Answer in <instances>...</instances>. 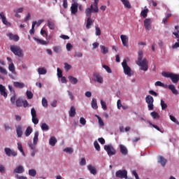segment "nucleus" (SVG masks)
Returning a JSON list of instances; mask_svg holds the SVG:
<instances>
[{
    "mask_svg": "<svg viewBox=\"0 0 179 179\" xmlns=\"http://www.w3.org/2000/svg\"><path fill=\"white\" fill-rule=\"evenodd\" d=\"M80 166H86V159L85 158L81 159Z\"/></svg>",
    "mask_w": 179,
    "mask_h": 179,
    "instance_id": "nucleus-64",
    "label": "nucleus"
},
{
    "mask_svg": "<svg viewBox=\"0 0 179 179\" xmlns=\"http://www.w3.org/2000/svg\"><path fill=\"white\" fill-rule=\"evenodd\" d=\"M31 117H37V112L36 111V109H34V108H32L31 110Z\"/></svg>",
    "mask_w": 179,
    "mask_h": 179,
    "instance_id": "nucleus-54",
    "label": "nucleus"
},
{
    "mask_svg": "<svg viewBox=\"0 0 179 179\" xmlns=\"http://www.w3.org/2000/svg\"><path fill=\"white\" fill-rule=\"evenodd\" d=\"M16 132L18 138H22V135H23V131L21 125H18L16 127Z\"/></svg>",
    "mask_w": 179,
    "mask_h": 179,
    "instance_id": "nucleus-20",
    "label": "nucleus"
},
{
    "mask_svg": "<svg viewBox=\"0 0 179 179\" xmlns=\"http://www.w3.org/2000/svg\"><path fill=\"white\" fill-rule=\"evenodd\" d=\"M158 163H160L162 167H164L167 163V159H166V158L162 156H159L158 159Z\"/></svg>",
    "mask_w": 179,
    "mask_h": 179,
    "instance_id": "nucleus-18",
    "label": "nucleus"
},
{
    "mask_svg": "<svg viewBox=\"0 0 179 179\" xmlns=\"http://www.w3.org/2000/svg\"><path fill=\"white\" fill-rule=\"evenodd\" d=\"M26 94H27V99H33V92H31V91H27Z\"/></svg>",
    "mask_w": 179,
    "mask_h": 179,
    "instance_id": "nucleus-52",
    "label": "nucleus"
},
{
    "mask_svg": "<svg viewBox=\"0 0 179 179\" xmlns=\"http://www.w3.org/2000/svg\"><path fill=\"white\" fill-rule=\"evenodd\" d=\"M22 101H20V99H17L15 101V105L17 106V107H22Z\"/></svg>",
    "mask_w": 179,
    "mask_h": 179,
    "instance_id": "nucleus-62",
    "label": "nucleus"
},
{
    "mask_svg": "<svg viewBox=\"0 0 179 179\" xmlns=\"http://www.w3.org/2000/svg\"><path fill=\"white\" fill-rule=\"evenodd\" d=\"M79 5L78 4V3L75 2L73 3L72 5H71V13L73 15H76V13H78V6Z\"/></svg>",
    "mask_w": 179,
    "mask_h": 179,
    "instance_id": "nucleus-11",
    "label": "nucleus"
},
{
    "mask_svg": "<svg viewBox=\"0 0 179 179\" xmlns=\"http://www.w3.org/2000/svg\"><path fill=\"white\" fill-rule=\"evenodd\" d=\"M103 68L106 69V72H108V73H111V69H110V67L107 65H103Z\"/></svg>",
    "mask_w": 179,
    "mask_h": 179,
    "instance_id": "nucleus-57",
    "label": "nucleus"
},
{
    "mask_svg": "<svg viewBox=\"0 0 179 179\" xmlns=\"http://www.w3.org/2000/svg\"><path fill=\"white\" fill-rule=\"evenodd\" d=\"M57 76L58 78H62V70L59 68H57Z\"/></svg>",
    "mask_w": 179,
    "mask_h": 179,
    "instance_id": "nucleus-63",
    "label": "nucleus"
},
{
    "mask_svg": "<svg viewBox=\"0 0 179 179\" xmlns=\"http://www.w3.org/2000/svg\"><path fill=\"white\" fill-rule=\"evenodd\" d=\"M1 20L3 24H5L6 26H8V27H10V22H8L6 17H4Z\"/></svg>",
    "mask_w": 179,
    "mask_h": 179,
    "instance_id": "nucleus-46",
    "label": "nucleus"
},
{
    "mask_svg": "<svg viewBox=\"0 0 179 179\" xmlns=\"http://www.w3.org/2000/svg\"><path fill=\"white\" fill-rule=\"evenodd\" d=\"M161 107L162 110H166V108H167V104L164 102L163 99L161 100Z\"/></svg>",
    "mask_w": 179,
    "mask_h": 179,
    "instance_id": "nucleus-49",
    "label": "nucleus"
},
{
    "mask_svg": "<svg viewBox=\"0 0 179 179\" xmlns=\"http://www.w3.org/2000/svg\"><path fill=\"white\" fill-rule=\"evenodd\" d=\"M150 19L147 18L144 20V26L146 30H150Z\"/></svg>",
    "mask_w": 179,
    "mask_h": 179,
    "instance_id": "nucleus-23",
    "label": "nucleus"
},
{
    "mask_svg": "<svg viewBox=\"0 0 179 179\" xmlns=\"http://www.w3.org/2000/svg\"><path fill=\"white\" fill-rule=\"evenodd\" d=\"M34 40H35V41H37V43H39V44H41L42 45H47V44H48V42L37 38H34Z\"/></svg>",
    "mask_w": 179,
    "mask_h": 179,
    "instance_id": "nucleus-32",
    "label": "nucleus"
},
{
    "mask_svg": "<svg viewBox=\"0 0 179 179\" xmlns=\"http://www.w3.org/2000/svg\"><path fill=\"white\" fill-rule=\"evenodd\" d=\"M122 66L124 70V73L127 75V76H132V70L131 69V67L128 66V64H127V60H124L122 62Z\"/></svg>",
    "mask_w": 179,
    "mask_h": 179,
    "instance_id": "nucleus-5",
    "label": "nucleus"
},
{
    "mask_svg": "<svg viewBox=\"0 0 179 179\" xmlns=\"http://www.w3.org/2000/svg\"><path fill=\"white\" fill-rule=\"evenodd\" d=\"M69 117H71L73 118L75 115H76V108H75V106H71L70 108V110L69 111Z\"/></svg>",
    "mask_w": 179,
    "mask_h": 179,
    "instance_id": "nucleus-21",
    "label": "nucleus"
},
{
    "mask_svg": "<svg viewBox=\"0 0 179 179\" xmlns=\"http://www.w3.org/2000/svg\"><path fill=\"white\" fill-rule=\"evenodd\" d=\"M178 40L176 43L172 46V48L176 49V48H179V38H177Z\"/></svg>",
    "mask_w": 179,
    "mask_h": 179,
    "instance_id": "nucleus-59",
    "label": "nucleus"
},
{
    "mask_svg": "<svg viewBox=\"0 0 179 179\" xmlns=\"http://www.w3.org/2000/svg\"><path fill=\"white\" fill-rule=\"evenodd\" d=\"M28 145L30 149L32 150V152H31V156L32 157H34V156H36V153H37V150H36V145H33V143H31V141L28 143Z\"/></svg>",
    "mask_w": 179,
    "mask_h": 179,
    "instance_id": "nucleus-10",
    "label": "nucleus"
},
{
    "mask_svg": "<svg viewBox=\"0 0 179 179\" xmlns=\"http://www.w3.org/2000/svg\"><path fill=\"white\" fill-rule=\"evenodd\" d=\"M42 106L43 107H48V101L45 98L42 99Z\"/></svg>",
    "mask_w": 179,
    "mask_h": 179,
    "instance_id": "nucleus-47",
    "label": "nucleus"
},
{
    "mask_svg": "<svg viewBox=\"0 0 179 179\" xmlns=\"http://www.w3.org/2000/svg\"><path fill=\"white\" fill-rule=\"evenodd\" d=\"M149 124L152 127V128H155V129H157V131H159V132H162L163 134V131H162V129H160L159 127H158L157 125L156 124H153L152 122H149Z\"/></svg>",
    "mask_w": 179,
    "mask_h": 179,
    "instance_id": "nucleus-42",
    "label": "nucleus"
},
{
    "mask_svg": "<svg viewBox=\"0 0 179 179\" xmlns=\"http://www.w3.org/2000/svg\"><path fill=\"white\" fill-rule=\"evenodd\" d=\"M169 118L171 120V121H173V122H174L175 124H176V125H179V122L178 120H177V119L176 118V117L170 115H169Z\"/></svg>",
    "mask_w": 179,
    "mask_h": 179,
    "instance_id": "nucleus-40",
    "label": "nucleus"
},
{
    "mask_svg": "<svg viewBox=\"0 0 179 179\" xmlns=\"http://www.w3.org/2000/svg\"><path fill=\"white\" fill-rule=\"evenodd\" d=\"M169 89L172 92L173 94H175L176 96L178 94V91L177 90V89H176L174 85H169Z\"/></svg>",
    "mask_w": 179,
    "mask_h": 179,
    "instance_id": "nucleus-22",
    "label": "nucleus"
},
{
    "mask_svg": "<svg viewBox=\"0 0 179 179\" xmlns=\"http://www.w3.org/2000/svg\"><path fill=\"white\" fill-rule=\"evenodd\" d=\"M48 27H49V29H50V30H54V29H55V24L54 23V22L48 20Z\"/></svg>",
    "mask_w": 179,
    "mask_h": 179,
    "instance_id": "nucleus-35",
    "label": "nucleus"
},
{
    "mask_svg": "<svg viewBox=\"0 0 179 179\" xmlns=\"http://www.w3.org/2000/svg\"><path fill=\"white\" fill-rule=\"evenodd\" d=\"M32 122L35 125H37V124H38V119L37 118V117H32Z\"/></svg>",
    "mask_w": 179,
    "mask_h": 179,
    "instance_id": "nucleus-58",
    "label": "nucleus"
},
{
    "mask_svg": "<svg viewBox=\"0 0 179 179\" xmlns=\"http://www.w3.org/2000/svg\"><path fill=\"white\" fill-rule=\"evenodd\" d=\"M17 148L20 150V152H21L22 155L26 156V155L24 154V151H23V147L22 146V144L17 143Z\"/></svg>",
    "mask_w": 179,
    "mask_h": 179,
    "instance_id": "nucleus-48",
    "label": "nucleus"
},
{
    "mask_svg": "<svg viewBox=\"0 0 179 179\" xmlns=\"http://www.w3.org/2000/svg\"><path fill=\"white\" fill-rule=\"evenodd\" d=\"M92 12L94 13H97L99 12V6H97V1H94L93 4L90 6V8H86V16L87 17H92Z\"/></svg>",
    "mask_w": 179,
    "mask_h": 179,
    "instance_id": "nucleus-2",
    "label": "nucleus"
},
{
    "mask_svg": "<svg viewBox=\"0 0 179 179\" xmlns=\"http://www.w3.org/2000/svg\"><path fill=\"white\" fill-rule=\"evenodd\" d=\"M120 38L122 40V43L124 47L128 48V36H127L126 35H121Z\"/></svg>",
    "mask_w": 179,
    "mask_h": 179,
    "instance_id": "nucleus-13",
    "label": "nucleus"
},
{
    "mask_svg": "<svg viewBox=\"0 0 179 179\" xmlns=\"http://www.w3.org/2000/svg\"><path fill=\"white\" fill-rule=\"evenodd\" d=\"M80 124H81V125H86V119L84 117H80Z\"/></svg>",
    "mask_w": 179,
    "mask_h": 179,
    "instance_id": "nucleus-61",
    "label": "nucleus"
},
{
    "mask_svg": "<svg viewBox=\"0 0 179 179\" xmlns=\"http://www.w3.org/2000/svg\"><path fill=\"white\" fill-rule=\"evenodd\" d=\"M120 153H122V155H123L124 156H127V155H128V149H127V147H125L124 145L120 144Z\"/></svg>",
    "mask_w": 179,
    "mask_h": 179,
    "instance_id": "nucleus-15",
    "label": "nucleus"
},
{
    "mask_svg": "<svg viewBox=\"0 0 179 179\" xmlns=\"http://www.w3.org/2000/svg\"><path fill=\"white\" fill-rule=\"evenodd\" d=\"M87 169L91 173V174H93L94 176H96L97 174V170L94 166L92 165H88Z\"/></svg>",
    "mask_w": 179,
    "mask_h": 179,
    "instance_id": "nucleus-19",
    "label": "nucleus"
},
{
    "mask_svg": "<svg viewBox=\"0 0 179 179\" xmlns=\"http://www.w3.org/2000/svg\"><path fill=\"white\" fill-rule=\"evenodd\" d=\"M14 173L17 174H22V173H24V168L22 166H18L14 170Z\"/></svg>",
    "mask_w": 179,
    "mask_h": 179,
    "instance_id": "nucleus-17",
    "label": "nucleus"
},
{
    "mask_svg": "<svg viewBox=\"0 0 179 179\" xmlns=\"http://www.w3.org/2000/svg\"><path fill=\"white\" fill-rule=\"evenodd\" d=\"M93 23H94L93 20H92L91 17H88L87 19L86 29H90V26H92Z\"/></svg>",
    "mask_w": 179,
    "mask_h": 179,
    "instance_id": "nucleus-25",
    "label": "nucleus"
},
{
    "mask_svg": "<svg viewBox=\"0 0 179 179\" xmlns=\"http://www.w3.org/2000/svg\"><path fill=\"white\" fill-rule=\"evenodd\" d=\"M127 172L125 170H119L116 172L115 176L117 178H128Z\"/></svg>",
    "mask_w": 179,
    "mask_h": 179,
    "instance_id": "nucleus-7",
    "label": "nucleus"
},
{
    "mask_svg": "<svg viewBox=\"0 0 179 179\" xmlns=\"http://www.w3.org/2000/svg\"><path fill=\"white\" fill-rule=\"evenodd\" d=\"M95 34L96 36H101V30L99 27H95Z\"/></svg>",
    "mask_w": 179,
    "mask_h": 179,
    "instance_id": "nucleus-51",
    "label": "nucleus"
},
{
    "mask_svg": "<svg viewBox=\"0 0 179 179\" xmlns=\"http://www.w3.org/2000/svg\"><path fill=\"white\" fill-rule=\"evenodd\" d=\"M41 127L42 131H48V129H50V127H48L45 123H42Z\"/></svg>",
    "mask_w": 179,
    "mask_h": 179,
    "instance_id": "nucleus-44",
    "label": "nucleus"
},
{
    "mask_svg": "<svg viewBox=\"0 0 179 179\" xmlns=\"http://www.w3.org/2000/svg\"><path fill=\"white\" fill-rule=\"evenodd\" d=\"M93 80L94 82H97L98 83H103V82H104L103 77L99 73H94Z\"/></svg>",
    "mask_w": 179,
    "mask_h": 179,
    "instance_id": "nucleus-8",
    "label": "nucleus"
},
{
    "mask_svg": "<svg viewBox=\"0 0 179 179\" xmlns=\"http://www.w3.org/2000/svg\"><path fill=\"white\" fill-rule=\"evenodd\" d=\"M68 78H69V80H70L71 83H72V85H76V83H78V78H76L72 76H69Z\"/></svg>",
    "mask_w": 179,
    "mask_h": 179,
    "instance_id": "nucleus-31",
    "label": "nucleus"
},
{
    "mask_svg": "<svg viewBox=\"0 0 179 179\" xmlns=\"http://www.w3.org/2000/svg\"><path fill=\"white\" fill-rule=\"evenodd\" d=\"M4 152L6 156H8V157H10V156H13L14 157L17 156V152H16L15 150H12L9 148H6L4 149Z\"/></svg>",
    "mask_w": 179,
    "mask_h": 179,
    "instance_id": "nucleus-9",
    "label": "nucleus"
},
{
    "mask_svg": "<svg viewBox=\"0 0 179 179\" xmlns=\"http://www.w3.org/2000/svg\"><path fill=\"white\" fill-rule=\"evenodd\" d=\"M36 174H37V172L34 169H30L29 171V175L31 176V177H36Z\"/></svg>",
    "mask_w": 179,
    "mask_h": 179,
    "instance_id": "nucleus-45",
    "label": "nucleus"
},
{
    "mask_svg": "<svg viewBox=\"0 0 179 179\" xmlns=\"http://www.w3.org/2000/svg\"><path fill=\"white\" fill-rule=\"evenodd\" d=\"M100 48H101V54H103V55H106V54H108V48H107L103 45H101Z\"/></svg>",
    "mask_w": 179,
    "mask_h": 179,
    "instance_id": "nucleus-24",
    "label": "nucleus"
},
{
    "mask_svg": "<svg viewBox=\"0 0 179 179\" xmlns=\"http://www.w3.org/2000/svg\"><path fill=\"white\" fill-rule=\"evenodd\" d=\"M8 69L10 71V72H12V73H16V71H15V65H13V63L9 64Z\"/></svg>",
    "mask_w": 179,
    "mask_h": 179,
    "instance_id": "nucleus-41",
    "label": "nucleus"
},
{
    "mask_svg": "<svg viewBox=\"0 0 179 179\" xmlns=\"http://www.w3.org/2000/svg\"><path fill=\"white\" fill-rule=\"evenodd\" d=\"M72 66L70 64H68V63H64V69L66 71H69Z\"/></svg>",
    "mask_w": 179,
    "mask_h": 179,
    "instance_id": "nucleus-60",
    "label": "nucleus"
},
{
    "mask_svg": "<svg viewBox=\"0 0 179 179\" xmlns=\"http://www.w3.org/2000/svg\"><path fill=\"white\" fill-rule=\"evenodd\" d=\"M74 57L76 58H82L83 57V54L80 52H76V54L74 55Z\"/></svg>",
    "mask_w": 179,
    "mask_h": 179,
    "instance_id": "nucleus-55",
    "label": "nucleus"
},
{
    "mask_svg": "<svg viewBox=\"0 0 179 179\" xmlns=\"http://www.w3.org/2000/svg\"><path fill=\"white\" fill-rule=\"evenodd\" d=\"M104 150L107 152L108 156H113L117 152L113 145H104Z\"/></svg>",
    "mask_w": 179,
    "mask_h": 179,
    "instance_id": "nucleus-6",
    "label": "nucleus"
},
{
    "mask_svg": "<svg viewBox=\"0 0 179 179\" xmlns=\"http://www.w3.org/2000/svg\"><path fill=\"white\" fill-rule=\"evenodd\" d=\"M94 146L96 149V150H97L98 152H100V145L99 144V143L97 141H94Z\"/></svg>",
    "mask_w": 179,
    "mask_h": 179,
    "instance_id": "nucleus-50",
    "label": "nucleus"
},
{
    "mask_svg": "<svg viewBox=\"0 0 179 179\" xmlns=\"http://www.w3.org/2000/svg\"><path fill=\"white\" fill-rule=\"evenodd\" d=\"M176 32H173V36L176 37V38H179V27L178 25L175 26Z\"/></svg>",
    "mask_w": 179,
    "mask_h": 179,
    "instance_id": "nucleus-38",
    "label": "nucleus"
},
{
    "mask_svg": "<svg viewBox=\"0 0 179 179\" xmlns=\"http://www.w3.org/2000/svg\"><path fill=\"white\" fill-rule=\"evenodd\" d=\"M31 132H33V129H31L30 127H28L25 131V136H30Z\"/></svg>",
    "mask_w": 179,
    "mask_h": 179,
    "instance_id": "nucleus-37",
    "label": "nucleus"
},
{
    "mask_svg": "<svg viewBox=\"0 0 179 179\" xmlns=\"http://www.w3.org/2000/svg\"><path fill=\"white\" fill-rule=\"evenodd\" d=\"M7 36L8 37L9 40H13V41L17 42V41L19 40V36L13 34L12 33H8L7 34Z\"/></svg>",
    "mask_w": 179,
    "mask_h": 179,
    "instance_id": "nucleus-12",
    "label": "nucleus"
},
{
    "mask_svg": "<svg viewBox=\"0 0 179 179\" xmlns=\"http://www.w3.org/2000/svg\"><path fill=\"white\" fill-rule=\"evenodd\" d=\"M136 64L140 66L141 71H144V72L149 69V62L146 58L143 59V51L142 50H138Z\"/></svg>",
    "mask_w": 179,
    "mask_h": 179,
    "instance_id": "nucleus-1",
    "label": "nucleus"
},
{
    "mask_svg": "<svg viewBox=\"0 0 179 179\" xmlns=\"http://www.w3.org/2000/svg\"><path fill=\"white\" fill-rule=\"evenodd\" d=\"M170 79L173 82V83H178L179 81V74H174L172 73L171 75Z\"/></svg>",
    "mask_w": 179,
    "mask_h": 179,
    "instance_id": "nucleus-14",
    "label": "nucleus"
},
{
    "mask_svg": "<svg viewBox=\"0 0 179 179\" xmlns=\"http://www.w3.org/2000/svg\"><path fill=\"white\" fill-rule=\"evenodd\" d=\"M124 8H127V9H131V3H129V1L128 0H121Z\"/></svg>",
    "mask_w": 179,
    "mask_h": 179,
    "instance_id": "nucleus-26",
    "label": "nucleus"
},
{
    "mask_svg": "<svg viewBox=\"0 0 179 179\" xmlns=\"http://www.w3.org/2000/svg\"><path fill=\"white\" fill-rule=\"evenodd\" d=\"M56 143H57V138H55V137L54 136L51 137L49 141V145H50V146H55Z\"/></svg>",
    "mask_w": 179,
    "mask_h": 179,
    "instance_id": "nucleus-33",
    "label": "nucleus"
},
{
    "mask_svg": "<svg viewBox=\"0 0 179 179\" xmlns=\"http://www.w3.org/2000/svg\"><path fill=\"white\" fill-rule=\"evenodd\" d=\"M145 102L148 104L149 111H153V110H155V105H153L155 99H153V96L148 95L145 97Z\"/></svg>",
    "mask_w": 179,
    "mask_h": 179,
    "instance_id": "nucleus-4",
    "label": "nucleus"
},
{
    "mask_svg": "<svg viewBox=\"0 0 179 179\" xmlns=\"http://www.w3.org/2000/svg\"><path fill=\"white\" fill-rule=\"evenodd\" d=\"M63 152H66V153H69L70 155H72L73 153V149L71 148H66L63 150Z\"/></svg>",
    "mask_w": 179,
    "mask_h": 179,
    "instance_id": "nucleus-43",
    "label": "nucleus"
},
{
    "mask_svg": "<svg viewBox=\"0 0 179 179\" xmlns=\"http://www.w3.org/2000/svg\"><path fill=\"white\" fill-rule=\"evenodd\" d=\"M38 73L39 75H45L47 73V69L44 67H40L38 69Z\"/></svg>",
    "mask_w": 179,
    "mask_h": 179,
    "instance_id": "nucleus-30",
    "label": "nucleus"
},
{
    "mask_svg": "<svg viewBox=\"0 0 179 179\" xmlns=\"http://www.w3.org/2000/svg\"><path fill=\"white\" fill-rule=\"evenodd\" d=\"M101 105L103 110H107V105L106 104V102H104V101L101 100Z\"/></svg>",
    "mask_w": 179,
    "mask_h": 179,
    "instance_id": "nucleus-56",
    "label": "nucleus"
},
{
    "mask_svg": "<svg viewBox=\"0 0 179 179\" xmlns=\"http://www.w3.org/2000/svg\"><path fill=\"white\" fill-rule=\"evenodd\" d=\"M150 115L154 120H159L160 118V115L156 111L151 112Z\"/></svg>",
    "mask_w": 179,
    "mask_h": 179,
    "instance_id": "nucleus-29",
    "label": "nucleus"
},
{
    "mask_svg": "<svg viewBox=\"0 0 179 179\" xmlns=\"http://www.w3.org/2000/svg\"><path fill=\"white\" fill-rule=\"evenodd\" d=\"M0 94L3 96V97H8V93H6V88L5 86L0 84Z\"/></svg>",
    "mask_w": 179,
    "mask_h": 179,
    "instance_id": "nucleus-16",
    "label": "nucleus"
},
{
    "mask_svg": "<svg viewBox=\"0 0 179 179\" xmlns=\"http://www.w3.org/2000/svg\"><path fill=\"white\" fill-rule=\"evenodd\" d=\"M38 131H36L34 136V146H36L37 145V143L38 142Z\"/></svg>",
    "mask_w": 179,
    "mask_h": 179,
    "instance_id": "nucleus-27",
    "label": "nucleus"
},
{
    "mask_svg": "<svg viewBox=\"0 0 179 179\" xmlns=\"http://www.w3.org/2000/svg\"><path fill=\"white\" fill-rule=\"evenodd\" d=\"M10 50L14 55H16L17 57H19L20 58H22L24 57L23 54V50L20 48V46L16 45H12L10 47Z\"/></svg>",
    "mask_w": 179,
    "mask_h": 179,
    "instance_id": "nucleus-3",
    "label": "nucleus"
},
{
    "mask_svg": "<svg viewBox=\"0 0 179 179\" xmlns=\"http://www.w3.org/2000/svg\"><path fill=\"white\" fill-rule=\"evenodd\" d=\"M172 73H167V72H162V76H164V78H171Z\"/></svg>",
    "mask_w": 179,
    "mask_h": 179,
    "instance_id": "nucleus-53",
    "label": "nucleus"
},
{
    "mask_svg": "<svg viewBox=\"0 0 179 179\" xmlns=\"http://www.w3.org/2000/svg\"><path fill=\"white\" fill-rule=\"evenodd\" d=\"M148 13H149V9L145 8L141 11V16H143V17L146 18V17H148Z\"/></svg>",
    "mask_w": 179,
    "mask_h": 179,
    "instance_id": "nucleus-36",
    "label": "nucleus"
},
{
    "mask_svg": "<svg viewBox=\"0 0 179 179\" xmlns=\"http://www.w3.org/2000/svg\"><path fill=\"white\" fill-rule=\"evenodd\" d=\"M15 87H18L19 89H23L24 87V83L20 82H14L13 83Z\"/></svg>",
    "mask_w": 179,
    "mask_h": 179,
    "instance_id": "nucleus-28",
    "label": "nucleus"
},
{
    "mask_svg": "<svg viewBox=\"0 0 179 179\" xmlns=\"http://www.w3.org/2000/svg\"><path fill=\"white\" fill-rule=\"evenodd\" d=\"M36 24H37V21H34L32 22L31 29L29 31L30 34H34V27H36Z\"/></svg>",
    "mask_w": 179,
    "mask_h": 179,
    "instance_id": "nucleus-39",
    "label": "nucleus"
},
{
    "mask_svg": "<svg viewBox=\"0 0 179 179\" xmlns=\"http://www.w3.org/2000/svg\"><path fill=\"white\" fill-rule=\"evenodd\" d=\"M91 106L94 108V110H97V108H99V106H97V101L96 100V99H92Z\"/></svg>",
    "mask_w": 179,
    "mask_h": 179,
    "instance_id": "nucleus-34",
    "label": "nucleus"
}]
</instances>
